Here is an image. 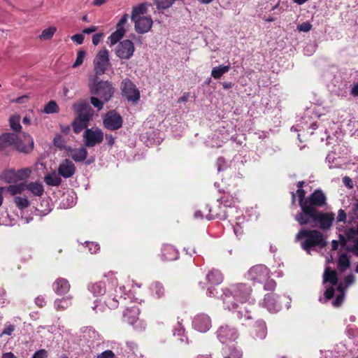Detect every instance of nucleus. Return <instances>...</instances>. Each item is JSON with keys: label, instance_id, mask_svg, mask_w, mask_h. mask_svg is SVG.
I'll list each match as a JSON object with an SVG mask.
<instances>
[{"label": "nucleus", "instance_id": "nucleus-52", "mask_svg": "<svg viewBox=\"0 0 358 358\" xmlns=\"http://www.w3.org/2000/svg\"><path fill=\"white\" fill-rule=\"evenodd\" d=\"M85 54V51L83 50L78 52L76 60L72 66L73 68H76L83 64Z\"/></svg>", "mask_w": 358, "mask_h": 358}, {"label": "nucleus", "instance_id": "nucleus-36", "mask_svg": "<svg viewBox=\"0 0 358 358\" xmlns=\"http://www.w3.org/2000/svg\"><path fill=\"white\" fill-rule=\"evenodd\" d=\"M45 182L50 186H59L62 183V179L55 173L48 174L44 178Z\"/></svg>", "mask_w": 358, "mask_h": 358}, {"label": "nucleus", "instance_id": "nucleus-14", "mask_svg": "<svg viewBox=\"0 0 358 358\" xmlns=\"http://www.w3.org/2000/svg\"><path fill=\"white\" fill-rule=\"evenodd\" d=\"M217 337L221 343H225L236 341L238 338V333L234 327L227 324L222 325L217 331Z\"/></svg>", "mask_w": 358, "mask_h": 358}, {"label": "nucleus", "instance_id": "nucleus-45", "mask_svg": "<svg viewBox=\"0 0 358 358\" xmlns=\"http://www.w3.org/2000/svg\"><path fill=\"white\" fill-rule=\"evenodd\" d=\"M31 173V170L29 168L15 171L17 181L26 180L30 176Z\"/></svg>", "mask_w": 358, "mask_h": 358}, {"label": "nucleus", "instance_id": "nucleus-56", "mask_svg": "<svg viewBox=\"0 0 358 358\" xmlns=\"http://www.w3.org/2000/svg\"><path fill=\"white\" fill-rule=\"evenodd\" d=\"M97 358H116V357L112 350H107L99 354Z\"/></svg>", "mask_w": 358, "mask_h": 358}, {"label": "nucleus", "instance_id": "nucleus-51", "mask_svg": "<svg viewBox=\"0 0 358 358\" xmlns=\"http://www.w3.org/2000/svg\"><path fill=\"white\" fill-rule=\"evenodd\" d=\"M90 103L95 108L99 111L103 108L105 101H103V100L99 99L94 95L90 97Z\"/></svg>", "mask_w": 358, "mask_h": 358}, {"label": "nucleus", "instance_id": "nucleus-20", "mask_svg": "<svg viewBox=\"0 0 358 358\" xmlns=\"http://www.w3.org/2000/svg\"><path fill=\"white\" fill-rule=\"evenodd\" d=\"M76 172L74 164L69 159L62 161L58 167V173L64 178L72 177Z\"/></svg>", "mask_w": 358, "mask_h": 358}, {"label": "nucleus", "instance_id": "nucleus-12", "mask_svg": "<svg viewBox=\"0 0 358 358\" xmlns=\"http://www.w3.org/2000/svg\"><path fill=\"white\" fill-rule=\"evenodd\" d=\"M326 204L327 197L320 189H315L307 197V206L310 209L318 210L317 208L322 207Z\"/></svg>", "mask_w": 358, "mask_h": 358}, {"label": "nucleus", "instance_id": "nucleus-24", "mask_svg": "<svg viewBox=\"0 0 358 358\" xmlns=\"http://www.w3.org/2000/svg\"><path fill=\"white\" fill-rule=\"evenodd\" d=\"M162 259L164 261H173L178 259V252L171 244H164L162 248Z\"/></svg>", "mask_w": 358, "mask_h": 358}, {"label": "nucleus", "instance_id": "nucleus-8", "mask_svg": "<svg viewBox=\"0 0 358 358\" xmlns=\"http://www.w3.org/2000/svg\"><path fill=\"white\" fill-rule=\"evenodd\" d=\"M85 145L88 148L100 144L103 140V132L99 128L87 129L83 134Z\"/></svg>", "mask_w": 358, "mask_h": 358}, {"label": "nucleus", "instance_id": "nucleus-28", "mask_svg": "<svg viewBox=\"0 0 358 358\" xmlns=\"http://www.w3.org/2000/svg\"><path fill=\"white\" fill-rule=\"evenodd\" d=\"M338 281V274L335 270L329 266L327 267L323 274V283L329 282L332 286L337 285Z\"/></svg>", "mask_w": 358, "mask_h": 358}, {"label": "nucleus", "instance_id": "nucleus-13", "mask_svg": "<svg viewBox=\"0 0 358 358\" xmlns=\"http://www.w3.org/2000/svg\"><path fill=\"white\" fill-rule=\"evenodd\" d=\"M73 108L77 113L75 118L78 119L80 122H85L89 124V122L93 115V113L91 112L92 108L89 103L86 102L75 103L73 106Z\"/></svg>", "mask_w": 358, "mask_h": 358}, {"label": "nucleus", "instance_id": "nucleus-57", "mask_svg": "<svg viewBox=\"0 0 358 358\" xmlns=\"http://www.w3.org/2000/svg\"><path fill=\"white\" fill-rule=\"evenodd\" d=\"M347 220V213L344 210L340 209L338 212L337 222L345 223Z\"/></svg>", "mask_w": 358, "mask_h": 358}, {"label": "nucleus", "instance_id": "nucleus-54", "mask_svg": "<svg viewBox=\"0 0 358 358\" xmlns=\"http://www.w3.org/2000/svg\"><path fill=\"white\" fill-rule=\"evenodd\" d=\"M299 31L308 32L312 29V24L309 22H305L298 25Z\"/></svg>", "mask_w": 358, "mask_h": 358}, {"label": "nucleus", "instance_id": "nucleus-43", "mask_svg": "<svg viewBox=\"0 0 358 358\" xmlns=\"http://www.w3.org/2000/svg\"><path fill=\"white\" fill-rule=\"evenodd\" d=\"M57 29L55 27H49L45 29L41 34L39 36L41 40L47 41L52 38L54 34L56 32Z\"/></svg>", "mask_w": 358, "mask_h": 358}, {"label": "nucleus", "instance_id": "nucleus-42", "mask_svg": "<svg viewBox=\"0 0 358 358\" xmlns=\"http://www.w3.org/2000/svg\"><path fill=\"white\" fill-rule=\"evenodd\" d=\"M153 2L158 10H164L171 7L175 0H153Z\"/></svg>", "mask_w": 358, "mask_h": 358}, {"label": "nucleus", "instance_id": "nucleus-15", "mask_svg": "<svg viewBox=\"0 0 358 358\" xmlns=\"http://www.w3.org/2000/svg\"><path fill=\"white\" fill-rule=\"evenodd\" d=\"M34 139L29 134H23V139L17 140L15 143V148L17 150L24 154L30 153L34 149Z\"/></svg>", "mask_w": 358, "mask_h": 358}, {"label": "nucleus", "instance_id": "nucleus-18", "mask_svg": "<svg viewBox=\"0 0 358 358\" xmlns=\"http://www.w3.org/2000/svg\"><path fill=\"white\" fill-rule=\"evenodd\" d=\"M193 326L200 332H206L211 327L210 318L208 315L199 314L194 318Z\"/></svg>", "mask_w": 358, "mask_h": 358}, {"label": "nucleus", "instance_id": "nucleus-1", "mask_svg": "<svg viewBox=\"0 0 358 358\" xmlns=\"http://www.w3.org/2000/svg\"><path fill=\"white\" fill-rule=\"evenodd\" d=\"M252 292L251 286L245 283L233 284L224 288L222 295L224 308L236 310V317L241 321L251 320V310L243 306L252 303Z\"/></svg>", "mask_w": 358, "mask_h": 358}, {"label": "nucleus", "instance_id": "nucleus-2", "mask_svg": "<svg viewBox=\"0 0 358 358\" xmlns=\"http://www.w3.org/2000/svg\"><path fill=\"white\" fill-rule=\"evenodd\" d=\"M296 239L301 241V248L308 254L316 247L322 249L327 244L323 234L316 229H301L296 234Z\"/></svg>", "mask_w": 358, "mask_h": 358}, {"label": "nucleus", "instance_id": "nucleus-4", "mask_svg": "<svg viewBox=\"0 0 358 358\" xmlns=\"http://www.w3.org/2000/svg\"><path fill=\"white\" fill-rule=\"evenodd\" d=\"M89 90L91 94L99 96L105 102L110 101L115 92L110 82L102 80L97 76L90 80Z\"/></svg>", "mask_w": 358, "mask_h": 358}, {"label": "nucleus", "instance_id": "nucleus-5", "mask_svg": "<svg viewBox=\"0 0 358 358\" xmlns=\"http://www.w3.org/2000/svg\"><path fill=\"white\" fill-rule=\"evenodd\" d=\"M94 76L103 75L110 65L109 52L107 49L99 50L93 60Z\"/></svg>", "mask_w": 358, "mask_h": 358}, {"label": "nucleus", "instance_id": "nucleus-17", "mask_svg": "<svg viewBox=\"0 0 358 358\" xmlns=\"http://www.w3.org/2000/svg\"><path fill=\"white\" fill-rule=\"evenodd\" d=\"M203 211L208 212V213L205 214V217L208 220H213L215 218L225 220L229 217L227 212L222 209L220 205H215V206L206 205L203 207Z\"/></svg>", "mask_w": 358, "mask_h": 358}, {"label": "nucleus", "instance_id": "nucleus-35", "mask_svg": "<svg viewBox=\"0 0 358 358\" xmlns=\"http://www.w3.org/2000/svg\"><path fill=\"white\" fill-rule=\"evenodd\" d=\"M230 69V66L220 65L213 68L211 76L215 79H220L224 73H227Z\"/></svg>", "mask_w": 358, "mask_h": 358}, {"label": "nucleus", "instance_id": "nucleus-32", "mask_svg": "<svg viewBox=\"0 0 358 358\" xmlns=\"http://www.w3.org/2000/svg\"><path fill=\"white\" fill-rule=\"evenodd\" d=\"M26 189L37 196H41L44 192L43 185L41 182H31L26 184Z\"/></svg>", "mask_w": 358, "mask_h": 358}, {"label": "nucleus", "instance_id": "nucleus-60", "mask_svg": "<svg viewBox=\"0 0 358 358\" xmlns=\"http://www.w3.org/2000/svg\"><path fill=\"white\" fill-rule=\"evenodd\" d=\"M71 40L77 44L80 45L84 41V36L82 34H76L71 36Z\"/></svg>", "mask_w": 358, "mask_h": 358}, {"label": "nucleus", "instance_id": "nucleus-49", "mask_svg": "<svg viewBox=\"0 0 358 358\" xmlns=\"http://www.w3.org/2000/svg\"><path fill=\"white\" fill-rule=\"evenodd\" d=\"M69 304L70 301L69 298H62L55 301V306L57 310H64L69 306Z\"/></svg>", "mask_w": 358, "mask_h": 358}, {"label": "nucleus", "instance_id": "nucleus-55", "mask_svg": "<svg viewBox=\"0 0 358 358\" xmlns=\"http://www.w3.org/2000/svg\"><path fill=\"white\" fill-rule=\"evenodd\" d=\"M53 144L57 148H62L64 146V141L60 135H57L53 139Z\"/></svg>", "mask_w": 358, "mask_h": 358}, {"label": "nucleus", "instance_id": "nucleus-63", "mask_svg": "<svg viewBox=\"0 0 358 358\" xmlns=\"http://www.w3.org/2000/svg\"><path fill=\"white\" fill-rule=\"evenodd\" d=\"M47 352L45 350H39L36 352L32 358H46Z\"/></svg>", "mask_w": 358, "mask_h": 358}, {"label": "nucleus", "instance_id": "nucleus-53", "mask_svg": "<svg viewBox=\"0 0 358 358\" xmlns=\"http://www.w3.org/2000/svg\"><path fill=\"white\" fill-rule=\"evenodd\" d=\"M263 283L264 284V289L266 290H273L276 286V282H275V280L273 279H270V278H268V280H265Z\"/></svg>", "mask_w": 358, "mask_h": 358}, {"label": "nucleus", "instance_id": "nucleus-39", "mask_svg": "<svg viewBox=\"0 0 358 358\" xmlns=\"http://www.w3.org/2000/svg\"><path fill=\"white\" fill-rule=\"evenodd\" d=\"M26 189V184L20 183L18 185H10L8 187L7 190L11 195L21 194Z\"/></svg>", "mask_w": 358, "mask_h": 358}, {"label": "nucleus", "instance_id": "nucleus-61", "mask_svg": "<svg viewBox=\"0 0 358 358\" xmlns=\"http://www.w3.org/2000/svg\"><path fill=\"white\" fill-rule=\"evenodd\" d=\"M355 277L354 275L349 274V275H346L344 278V284H345V287H348L350 285H351L355 282Z\"/></svg>", "mask_w": 358, "mask_h": 358}, {"label": "nucleus", "instance_id": "nucleus-47", "mask_svg": "<svg viewBox=\"0 0 358 358\" xmlns=\"http://www.w3.org/2000/svg\"><path fill=\"white\" fill-rule=\"evenodd\" d=\"M350 224H356L358 225V200L357 202L354 203L352 208V213L349 214Z\"/></svg>", "mask_w": 358, "mask_h": 358}, {"label": "nucleus", "instance_id": "nucleus-7", "mask_svg": "<svg viewBox=\"0 0 358 358\" xmlns=\"http://www.w3.org/2000/svg\"><path fill=\"white\" fill-rule=\"evenodd\" d=\"M248 278L253 282L263 283L270 278V271L263 264L255 265L249 270Z\"/></svg>", "mask_w": 358, "mask_h": 358}, {"label": "nucleus", "instance_id": "nucleus-31", "mask_svg": "<svg viewBox=\"0 0 358 358\" xmlns=\"http://www.w3.org/2000/svg\"><path fill=\"white\" fill-rule=\"evenodd\" d=\"M88 289L94 296H103L106 293V285L103 282H97L89 285Z\"/></svg>", "mask_w": 358, "mask_h": 358}, {"label": "nucleus", "instance_id": "nucleus-23", "mask_svg": "<svg viewBox=\"0 0 358 358\" xmlns=\"http://www.w3.org/2000/svg\"><path fill=\"white\" fill-rule=\"evenodd\" d=\"M345 235L349 241L354 242L353 246L350 249H348V250L358 257V225L355 227H350L347 229L345 231Z\"/></svg>", "mask_w": 358, "mask_h": 358}, {"label": "nucleus", "instance_id": "nucleus-29", "mask_svg": "<svg viewBox=\"0 0 358 358\" xmlns=\"http://www.w3.org/2000/svg\"><path fill=\"white\" fill-rule=\"evenodd\" d=\"M70 152V156L76 162H84L86 159L88 154L87 149L84 147L71 149Z\"/></svg>", "mask_w": 358, "mask_h": 358}, {"label": "nucleus", "instance_id": "nucleus-10", "mask_svg": "<svg viewBox=\"0 0 358 358\" xmlns=\"http://www.w3.org/2000/svg\"><path fill=\"white\" fill-rule=\"evenodd\" d=\"M134 43L129 39L121 41L115 48V55L121 59H130L134 52Z\"/></svg>", "mask_w": 358, "mask_h": 358}, {"label": "nucleus", "instance_id": "nucleus-25", "mask_svg": "<svg viewBox=\"0 0 358 358\" xmlns=\"http://www.w3.org/2000/svg\"><path fill=\"white\" fill-rule=\"evenodd\" d=\"M54 291L59 295L66 294L71 287L69 281L63 278H58L52 285Z\"/></svg>", "mask_w": 358, "mask_h": 358}, {"label": "nucleus", "instance_id": "nucleus-44", "mask_svg": "<svg viewBox=\"0 0 358 358\" xmlns=\"http://www.w3.org/2000/svg\"><path fill=\"white\" fill-rule=\"evenodd\" d=\"M14 202L20 210H24L29 206V201L27 197L15 196Z\"/></svg>", "mask_w": 358, "mask_h": 358}, {"label": "nucleus", "instance_id": "nucleus-59", "mask_svg": "<svg viewBox=\"0 0 358 358\" xmlns=\"http://www.w3.org/2000/svg\"><path fill=\"white\" fill-rule=\"evenodd\" d=\"M335 289L333 286L328 287L324 292V297L327 300L331 299L334 296Z\"/></svg>", "mask_w": 358, "mask_h": 358}, {"label": "nucleus", "instance_id": "nucleus-50", "mask_svg": "<svg viewBox=\"0 0 358 358\" xmlns=\"http://www.w3.org/2000/svg\"><path fill=\"white\" fill-rule=\"evenodd\" d=\"M105 304L110 309H115L118 306V300L116 299V296H112V294L108 295L104 300Z\"/></svg>", "mask_w": 358, "mask_h": 358}, {"label": "nucleus", "instance_id": "nucleus-3", "mask_svg": "<svg viewBox=\"0 0 358 358\" xmlns=\"http://www.w3.org/2000/svg\"><path fill=\"white\" fill-rule=\"evenodd\" d=\"M334 213H323L319 210L310 209L296 222L301 226L310 225L313 227H319L320 229H329L335 219Z\"/></svg>", "mask_w": 358, "mask_h": 358}, {"label": "nucleus", "instance_id": "nucleus-48", "mask_svg": "<svg viewBox=\"0 0 358 358\" xmlns=\"http://www.w3.org/2000/svg\"><path fill=\"white\" fill-rule=\"evenodd\" d=\"M59 107L55 101H49L44 107L43 112L46 114L57 113Z\"/></svg>", "mask_w": 358, "mask_h": 358}, {"label": "nucleus", "instance_id": "nucleus-22", "mask_svg": "<svg viewBox=\"0 0 358 358\" xmlns=\"http://www.w3.org/2000/svg\"><path fill=\"white\" fill-rule=\"evenodd\" d=\"M296 194L299 199V205L301 210L295 215V220L303 217V215L306 213L310 208L307 206V197L306 198V192L303 189H297Z\"/></svg>", "mask_w": 358, "mask_h": 358}, {"label": "nucleus", "instance_id": "nucleus-46", "mask_svg": "<svg viewBox=\"0 0 358 358\" xmlns=\"http://www.w3.org/2000/svg\"><path fill=\"white\" fill-rule=\"evenodd\" d=\"M236 202V199H234L232 196H227L225 194L220 199V203L223 205L224 207L232 208L234 206Z\"/></svg>", "mask_w": 358, "mask_h": 358}, {"label": "nucleus", "instance_id": "nucleus-40", "mask_svg": "<svg viewBox=\"0 0 358 358\" xmlns=\"http://www.w3.org/2000/svg\"><path fill=\"white\" fill-rule=\"evenodd\" d=\"M3 178L7 183L17 182L15 171L13 169L6 170L3 173Z\"/></svg>", "mask_w": 358, "mask_h": 358}, {"label": "nucleus", "instance_id": "nucleus-21", "mask_svg": "<svg viewBox=\"0 0 358 358\" xmlns=\"http://www.w3.org/2000/svg\"><path fill=\"white\" fill-rule=\"evenodd\" d=\"M264 306L269 312H277L280 309L278 296L273 293H268L264 296Z\"/></svg>", "mask_w": 358, "mask_h": 358}, {"label": "nucleus", "instance_id": "nucleus-19", "mask_svg": "<svg viewBox=\"0 0 358 358\" xmlns=\"http://www.w3.org/2000/svg\"><path fill=\"white\" fill-rule=\"evenodd\" d=\"M251 335L255 340H264L267 336V327L266 322L259 320L255 322L252 327Z\"/></svg>", "mask_w": 358, "mask_h": 358}, {"label": "nucleus", "instance_id": "nucleus-27", "mask_svg": "<svg viewBox=\"0 0 358 358\" xmlns=\"http://www.w3.org/2000/svg\"><path fill=\"white\" fill-rule=\"evenodd\" d=\"M139 309L133 306L127 308L123 313V320L129 324H134L138 319Z\"/></svg>", "mask_w": 358, "mask_h": 358}, {"label": "nucleus", "instance_id": "nucleus-64", "mask_svg": "<svg viewBox=\"0 0 358 358\" xmlns=\"http://www.w3.org/2000/svg\"><path fill=\"white\" fill-rule=\"evenodd\" d=\"M343 184L348 187L349 189H352L353 187V182L352 179L348 176H345L343 178Z\"/></svg>", "mask_w": 358, "mask_h": 358}, {"label": "nucleus", "instance_id": "nucleus-9", "mask_svg": "<svg viewBox=\"0 0 358 358\" xmlns=\"http://www.w3.org/2000/svg\"><path fill=\"white\" fill-rule=\"evenodd\" d=\"M122 93L129 101L137 102L140 99V92L134 83L125 79L121 83Z\"/></svg>", "mask_w": 358, "mask_h": 358}, {"label": "nucleus", "instance_id": "nucleus-11", "mask_svg": "<svg viewBox=\"0 0 358 358\" xmlns=\"http://www.w3.org/2000/svg\"><path fill=\"white\" fill-rule=\"evenodd\" d=\"M128 18L129 15L127 13H124L117 22L116 25V30L108 38L110 45L116 44L124 36L126 32L124 26L127 23Z\"/></svg>", "mask_w": 358, "mask_h": 358}, {"label": "nucleus", "instance_id": "nucleus-41", "mask_svg": "<svg viewBox=\"0 0 358 358\" xmlns=\"http://www.w3.org/2000/svg\"><path fill=\"white\" fill-rule=\"evenodd\" d=\"M87 123L85 122H80L78 119L75 118L74 120L72 122V127L74 133L79 134L81 132L83 129H87L88 127Z\"/></svg>", "mask_w": 358, "mask_h": 358}, {"label": "nucleus", "instance_id": "nucleus-6", "mask_svg": "<svg viewBox=\"0 0 358 358\" xmlns=\"http://www.w3.org/2000/svg\"><path fill=\"white\" fill-rule=\"evenodd\" d=\"M103 127L110 131L120 129L123 124L122 116L115 110L108 111L103 118Z\"/></svg>", "mask_w": 358, "mask_h": 358}, {"label": "nucleus", "instance_id": "nucleus-62", "mask_svg": "<svg viewBox=\"0 0 358 358\" xmlns=\"http://www.w3.org/2000/svg\"><path fill=\"white\" fill-rule=\"evenodd\" d=\"M103 36V33H97V34H94L92 36V43L94 45H97L100 43L101 39L102 38Z\"/></svg>", "mask_w": 358, "mask_h": 358}, {"label": "nucleus", "instance_id": "nucleus-58", "mask_svg": "<svg viewBox=\"0 0 358 358\" xmlns=\"http://www.w3.org/2000/svg\"><path fill=\"white\" fill-rule=\"evenodd\" d=\"M345 294H339L336 296V299L333 301V306L335 307H339L341 306L344 301Z\"/></svg>", "mask_w": 358, "mask_h": 358}, {"label": "nucleus", "instance_id": "nucleus-33", "mask_svg": "<svg viewBox=\"0 0 358 358\" xmlns=\"http://www.w3.org/2000/svg\"><path fill=\"white\" fill-rule=\"evenodd\" d=\"M147 13V4L145 3H140L138 6L132 7L131 19L135 20L141 17V15H145Z\"/></svg>", "mask_w": 358, "mask_h": 358}, {"label": "nucleus", "instance_id": "nucleus-30", "mask_svg": "<svg viewBox=\"0 0 358 358\" xmlns=\"http://www.w3.org/2000/svg\"><path fill=\"white\" fill-rule=\"evenodd\" d=\"M206 279L211 285H217L222 282L223 275L220 271L217 269H212L206 275Z\"/></svg>", "mask_w": 358, "mask_h": 358}, {"label": "nucleus", "instance_id": "nucleus-38", "mask_svg": "<svg viewBox=\"0 0 358 358\" xmlns=\"http://www.w3.org/2000/svg\"><path fill=\"white\" fill-rule=\"evenodd\" d=\"M20 117L18 115H13L9 117L10 128L15 131H20L22 129L20 125Z\"/></svg>", "mask_w": 358, "mask_h": 358}, {"label": "nucleus", "instance_id": "nucleus-16", "mask_svg": "<svg viewBox=\"0 0 358 358\" xmlns=\"http://www.w3.org/2000/svg\"><path fill=\"white\" fill-rule=\"evenodd\" d=\"M134 22V29L138 34H145L148 32L153 24L152 19L150 16L138 17L135 20H131Z\"/></svg>", "mask_w": 358, "mask_h": 358}, {"label": "nucleus", "instance_id": "nucleus-26", "mask_svg": "<svg viewBox=\"0 0 358 358\" xmlns=\"http://www.w3.org/2000/svg\"><path fill=\"white\" fill-rule=\"evenodd\" d=\"M17 135L13 133H4L0 136V151L6 150L10 145H15Z\"/></svg>", "mask_w": 358, "mask_h": 358}, {"label": "nucleus", "instance_id": "nucleus-37", "mask_svg": "<svg viewBox=\"0 0 358 358\" xmlns=\"http://www.w3.org/2000/svg\"><path fill=\"white\" fill-rule=\"evenodd\" d=\"M152 294L156 296L158 299L164 296L165 288L163 285L159 282H154L151 286Z\"/></svg>", "mask_w": 358, "mask_h": 358}, {"label": "nucleus", "instance_id": "nucleus-34", "mask_svg": "<svg viewBox=\"0 0 358 358\" xmlns=\"http://www.w3.org/2000/svg\"><path fill=\"white\" fill-rule=\"evenodd\" d=\"M350 266V260L347 254H341L338 260V268L341 272H344Z\"/></svg>", "mask_w": 358, "mask_h": 358}]
</instances>
